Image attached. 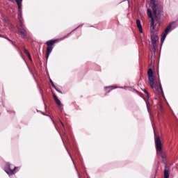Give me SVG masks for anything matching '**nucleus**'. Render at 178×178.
Returning a JSON list of instances; mask_svg holds the SVG:
<instances>
[{"instance_id":"cd10ccee","label":"nucleus","mask_w":178,"mask_h":178,"mask_svg":"<svg viewBox=\"0 0 178 178\" xmlns=\"http://www.w3.org/2000/svg\"><path fill=\"white\" fill-rule=\"evenodd\" d=\"M79 27H80V26H78V27H76L74 30H77V29H79Z\"/></svg>"},{"instance_id":"ddd939ff","label":"nucleus","mask_w":178,"mask_h":178,"mask_svg":"<svg viewBox=\"0 0 178 178\" xmlns=\"http://www.w3.org/2000/svg\"><path fill=\"white\" fill-rule=\"evenodd\" d=\"M115 90V88H123V87H118L115 86H107L105 88V90Z\"/></svg>"},{"instance_id":"7ed1b4c3","label":"nucleus","mask_w":178,"mask_h":178,"mask_svg":"<svg viewBox=\"0 0 178 178\" xmlns=\"http://www.w3.org/2000/svg\"><path fill=\"white\" fill-rule=\"evenodd\" d=\"M153 10V15L156 22H160L162 17V7L159 5L158 0H149Z\"/></svg>"},{"instance_id":"a211bd4d","label":"nucleus","mask_w":178,"mask_h":178,"mask_svg":"<svg viewBox=\"0 0 178 178\" xmlns=\"http://www.w3.org/2000/svg\"><path fill=\"white\" fill-rule=\"evenodd\" d=\"M146 105H147V112L149 113H151V111H149V106H148V102H146Z\"/></svg>"},{"instance_id":"9d476101","label":"nucleus","mask_w":178,"mask_h":178,"mask_svg":"<svg viewBox=\"0 0 178 178\" xmlns=\"http://www.w3.org/2000/svg\"><path fill=\"white\" fill-rule=\"evenodd\" d=\"M50 83H51L52 87L54 88V90H56V91H57V92L62 94V91L56 87V86L54 83V81H52V79H50Z\"/></svg>"},{"instance_id":"412c9836","label":"nucleus","mask_w":178,"mask_h":178,"mask_svg":"<svg viewBox=\"0 0 178 178\" xmlns=\"http://www.w3.org/2000/svg\"><path fill=\"white\" fill-rule=\"evenodd\" d=\"M28 58H29V60H32V59H31V55H30V54H28Z\"/></svg>"},{"instance_id":"a878e982","label":"nucleus","mask_w":178,"mask_h":178,"mask_svg":"<svg viewBox=\"0 0 178 178\" xmlns=\"http://www.w3.org/2000/svg\"><path fill=\"white\" fill-rule=\"evenodd\" d=\"M60 123H61L63 127H65V124H63V122H62V121H60Z\"/></svg>"},{"instance_id":"dca6fc26","label":"nucleus","mask_w":178,"mask_h":178,"mask_svg":"<svg viewBox=\"0 0 178 178\" xmlns=\"http://www.w3.org/2000/svg\"><path fill=\"white\" fill-rule=\"evenodd\" d=\"M143 91L145 92V94H146L147 98H149V93H148V91H147L145 89L143 90Z\"/></svg>"},{"instance_id":"f257e3e1","label":"nucleus","mask_w":178,"mask_h":178,"mask_svg":"<svg viewBox=\"0 0 178 178\" xmlns=\"http://www.w3.org/2000/svg\"><path fill=\"white\" fill-rule=\"evenodd\" d=\"M18 8L17 19L19 22V27H18L19 32L20 33L22 38H27V31L24 28L23 24V9L22 8L23 0H15Z\"/></svg>"},{"instance_id":"20e7f679","label":"nucleus","mask_w":178,"mask_h":178,"mask_svg":"<svg viewBox=\"0 0 178 178\" xmlns=\"http://www.w3.org/2000/svg\"><path fill=\"white\" fill-rule=\"evenodd\" d=\"M154 142L156 145V150L158 156H161L163 159V162L165 163L166 162V152L162 150V142L161 141V138L159 136H156L154 133Z\"/></svg>"},{"instance_id":"e433bc0d","label":"nucleus","mask_w":178,"mask_h":178,"mask_svg":"<svg viewBox=\"0 0 178 178\" xmlns=\"http://www.w3.org/2000/svg\"><path fill=\"white\" fill-rule=\"evenodd\" d=\"M155 87H158V86L155 85Z\"/></svg>"},{"instance_id":"c9c22d12","label":"nucleus","mask_w":178,"mask_h":178,"mask_svg":"<svg viewBox=\"0 0 178 178\" xmlns=\"http://www.w3.org/2000/svg\"><path fill=\"white\" fill-rule=\"evenodd\" d=\"M166 166H167V165H166V164H165V168H166Z\"/></svg>"},{"instance_id":"1a4fd4ad","label":"nucleus","mask_w":178,"mask_h":178,"mask_svg":"<svg viewBox=\"0 0 178 178\" xmlns=\"http://www.w3.org/2000/svg\"><path fill=\"white\" fill-rule=\"evenodd\" d=\"M53 97L54 98V101H55L56 104L58 106H62V102H60V100L59 99H58V97L55 95H53Z\"/></svg>"},{"instance_id":"6e6552de","label":"nucleus","mask_w":178,"mask_h":178,"mask_svg":"<svg viewBox=\"0 0 178 178\" xmlns=\"http://www.w3.org/2000/svg\"><path fill=\"white\" fill-rule=\"evenodd\" d=\"M136 26L140 33H143V26L141 25V21H140V19L136 20Z\"/></svg>"},{"instance_id":"2eb2a0df","label":"nucleus","mask_w":178,"mask_h":178,"mask_svg":"<svg viewBox=\"0 0 178 178\" xmlns=\"http://www.w3.org/2000/svg\"><path fill=\"white\" fill-rule=\"evenodd\" d=\"M159 88L161 91V94L163 97H165V94L163 93V89H162V84L161 83V81H159Z\"/></svg>"},{"instance_id":"72a5a7b5","label":"nucleus","mask_w":178,"mask_h":178,"mask_svg":"<svg viewBox=\"0 0 178 178\" xmlns=\"http://www.w3.org/2000/svg\"><path fill=\"white\" fill-rule=\"evenodd\" d=\"M66 150H67V152H69V150H67V149H66Z\"/></svg>"},{"instance_id":"393cba45","label":"nucleus","mask_w":178,"mask_h":178,"mask_svg":"<svg viewBox=\"0 0 178 178\" xmlns=\"http://www.w3.org/2000/svg\"><path fill=\"white\" fill-rule=\"evenodd\" d=\"M32 75L33 76L34 80H35V81H37V79H35V76H34V74H33V73H32Z\"/></svg>"},{"instance_id":"9b49d317","label":"nucleus","mask_w":178,"mask_h":178,"mask_svg":"<svg viewBox=\"0 0 178 178\" xmlns=\"http://www.w3.org/2000/svg\"><path fill=\"white\" fill-rule=\"evenodd\" d=\"M56 40H49L46 42V44L47 45V47H52V45H54V44H56Z\"/></svg>"},{"instance_id":"0eeeda50","label":"nucleus","mask_w":178,"mask_h":178,"mask_svg":"<svg viewBox=\"0 0 178 178\" xmlns=\"http://www.w3.org/2000/svg\"><path fill=\"white\" fill-rule=\"evenodd\" d=\"M170 31H172V24H169V25L165 28V29L163 32V35L161 38V44H163V42L165 41L166 37L168 36L169 33H170Z\"/></svg>"},{"instance_id":"c756f323","label":"nucleus","mask_w":178,"mask_h":178,"mask_svg":"<svg viewBox=\"0 0 178 178\" xmlns=\"http://www.w3.org/2000/svg\"><path fill=\"white\" fill-rule=\"evenodd\" d=\"M69 155H70V158H72V155H70V153H69Z\"/></svg>"},{"instance_id":"7c9ffc66","label":"nucleus","mask_w":178,"mask_h":178,"mask_svg":"<svg viewBox=\"0 0 178 178\" xmlns=\"http://www.w3.org/2000/svg\"><path fill=\"white\" fill-rule=\"evenodd\" d=\"M111 92V90H108V92Z\"/></svg>"},{"instance_id":"39448f33","label":"nucleus","mask_w":178,"mask_h":178,"mask_svg":"<svg viewBox=\"0 0 178 178\" xmlns=\"http://www.w3.org/2000/svg\"><path fill=\"white\" fill-rule=\"evenodd\" d=\"M16 169H17V167L13 166V164H10V163H6V165L4 167V171L8 176H10V175H15L16 173Z\"/></svg>"},{"instance_id":"5701e85b","label":"nucleus","mask_w":178,"mask_h":178,"mask_svg":"<svg viewBox=\"0 0 178 178\" xmlns=\"http://www.w3.org/2000/svg\"><path fill=\"white\" fill-rule=\"evenodd\" d=\"M3 38H5L6 40H7V41H9V40H10V39H9V38H8V37H3Z\"/></svg>"},{"instance_id":"c85d7f7f","label":"nucleus","mask_w":178,"mask_h":178,"mask_svg":"<svg viewBox=\"0 0 178 178\" xmlns=\"http://www.w3.org/2000/svg\"><path fill=\"white\" fill-rule=\"evenodd\" d=\"M9 1H10V2H14V1H13V0H9Z\"/></svg>"},{"instance_id":"6ab92c4d","label":"nucleus","mask_w":178,"mask_h":178,"mask_svg":"<svg viewBox=\"0 0 178 178\" xmlns=\"http://www.w3.org/2000/svg\"><path fill=\"white\" fill-rule=\"evenodd\" d=\"M19 55H20L21 58H22L23 60H24L26 62V60L24 59V57H23V54H22V51H19Z\"/></svg>"},{"instance_id":"473e14b6","label":"nucleus","mask_w":178,"mask_h":178,"mask_svg":"<svg viewBox=\"0 0 178 178\" xmlns=\"http://www.w3.org/2000/svg\"><path fill=\"white\" fill-rule=\"evenodd\" d=\"M66 150H67V152H69V150H67V149H66Z\"/></svg>"},{"instance_id":"f8f14e48","label":"nucleus","mask_w":178,"mask_h":178,"mask_svg":"<svg viewBox=\"0 0 178 178\" xmlns=\"http://www.w3.org/2000/svg\"><path fill=\"white\" fill-rule=\"evenodd\" d=\"M53 49L54 47L52 46L48 47L46 50V54H48V55H51V52H52Z\"/></svg>"},{"instance_id":"f704fd0d","label":"nucleus","mask_w":178,"mask_h":178,"mask_svg":"<svg viewBox=\"0 0 178 178\" xmlns=\"http://www.w3.org/2000/svg\"><path fill=\"white\" fill-rule=\"evenodd\" d=\"M78 176H79V178H80V175H78Z\"/></svg>"},{"instance_id":"f03ea898","label":"nucleus","mask_w":178,"mask_h":178,"mask_svg":"<svg viewBox=\"0 0 178 178\" xmlns=\"http://www.w3.org/2000/svg\"><path fill=\"white\" fill-rule=\"evenodd\" d=\"M147 16L151 19L150 21V35L152 40V45L153 48L156 47V42L159 41V37L158 33H156V30H155V22L154 20V15H152V10L151 8L147 9Z\"/></svg>"},{"instance_id":"4be33fe9","label":"nucleus","mask_w":178,"mask_h":178,"mask_svg":"<svg viewBox=\"0 0 178 178\" xmlns=\"http://www.w3.org/2000/svg\"><path fill=\"white\" fill-rule=\"evenodd\" d=\"M9 42H10V44H12V45H15V44H13V41H12L11 40H8Z\"/></svg>"},{"instance_id":"aec40b11","label":"nucleus","mask_w":178,"mask_h":178,"mask_svg":"<svg viewBox=\"0 0 178 178\" xmlns=\"http://www.w3.org/2000/svg\"><path fill=\"white\" fill-rule=\"evenodd\" d=\"M69 35H70V33H69L68 35L64 36L62 40H65V38H67V37H69Z\"/></svg>"},{"instance_id":"b1692460","label":"nucleus","mask_w":178,"mask_h":178,"mask_svg":"<svg viewBox=\"0 0 178 178\" xmlns=\"http://www.w3.org/2000/svg\"><path fill=\"white\" fill-rule=\"evenodd\" d=\"M48 58H49V54H47V55H46V59H48Z\"/></svg>"},{"instance_id":"4c0bfd02","label":"nucleus","mask_w":178,"mask_h":178,"mask_svg":"<svg viewBox=\"0 0 178 178\" xmlns=\"http://www.w3.org/2000/svg\"><path fill=\"white\" fill-rule=\"evenodd\" d=\"M156 172H158V170H156Z\"/></svg>"},{"instance_id":"bb28decb","label":"nucleus","mask_w":178,"mask_h":178,"mask_svg":"<svg viewBox=\"0 0 178 178\" xmlns=\"http://www.w3.org/2000/svg\"><path fill=\"white\" fill-rule=\"evenodd\" d=\"M0 38H3V36L0 34Z\"/></svg>"},{"instance_id":"423d86ee","label":"nucleus","mask_w":178,"mask_h":178,"mask_svg":"<svg viewBox=\"0 0 178 178\" xmlns=\"http://www.w3.org/2000/svg\"><path fill=\"white\" fill-rule=\"evenodd\" d=\"M147 76H148V80H149V84L151 87V88H155V83L154 79V72L152 71V68H149L147 71Z\"/></svg>"},{"instance_id":"4468645a","label":"nucleus","mask_w":178,"mask_h":178,"mask_svg":"<svg viewBox=\"0 0 178 178\" xmlns=\"http://www.w3.org/2000/svg\"><path fill=\"white\" fill-rule=\"evenodd\" d=\"M164 178H169V170H164Z\"/></svg>"},{"instance_id":"f3484780","label":"nucleus","mask_w":178,"mask_h":178,"mask_svg":"<svg viewBox=\"0 0 178 178\" xmlns=\"http://www.w3.org/2000/svg\"><path fill=\"white\" fill-rule=\"evenodd\" d=\"M24 54H26V56L30 55V52H29V50H27L26 49H24Z\"/></svg>"},{"instance_id":"2f4dec72","label":"nucleus","mask_w":178,"mask_h":178,"mask_svg":"<svg viewBox=\"0 0 178 178\" xmlns=\"http://www.w3.org/2000/svg\"><path fill=\"white\" fill-rule=\"evenodd\" d=\"M66 150H67V152H69V150H67V149H66Z\"/></svg>"}]
</instances>
